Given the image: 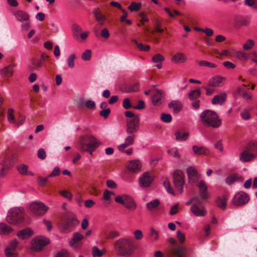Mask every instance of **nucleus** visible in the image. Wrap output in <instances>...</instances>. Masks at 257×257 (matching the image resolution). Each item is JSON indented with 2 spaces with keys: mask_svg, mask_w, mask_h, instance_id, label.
Listing matches in <instances>:
<instances>
[{
  "mask_svg": "<svg viewBox=\"0 0 257 257\" xmlns=\"http://www.w3.org/2000/svg\"><path fill=\"white\" fill-rule=\"evenodd\" d=\"M50 177H48V176L45 178H42L40 176L38 177V181L39 185L41 186H44L48 182V179Z\"/></svg>",
  "mask_w": 257,
  "mask_h": 257,
  "instance_id": "obj_61",
  "label": "nucleus"
},
{
  "mask_svg": "<svg viewBox=\"0 0 257 257\" xmlns=\"http://www.w3.org/2000/svg\"><path fill=\"white\" fill-rule=\"evenodd\" d=\"M257 154V143L250 142L240 153L239 160L242 162H247L254 159Z\"/></svg>",
  "mask_w": 257,
  "mask_h": 257,
  "instance_id": "obj_5",
  "label": "nucleus"
},
{
  "mask_svg": "<svg viewBox=\"0 0 257 257\" xmlns=\"http://www.w3.org/2000/svg\"><path fill=\"white\" fill-rule=\"evenodd\" d=\"M172 119V116L170 114L163 113L161 114V119L165 122H170L171 121Z\"/></svg>",
  "mask_w": 257,
  "mask_h": 257,
  "instance_id": "obj_56",
  "label": "nucleus"
},
{
  "mask_svg": "<svg viewBox=\"0 0 257 257\" xmlns=\"http://www.w3.org/2000/svg\"><path fill=\"white\" fill-rule=\"evenodd\" d=\"M91 57V51L89 49L86 50L82 54L81 58L84 61H88Z\"/></svg>",
  "mask_w": 257,
  "mask_h": 257,
  "instance_id": "obj_53",
  "label": "nucleus"
},
{
  "mask_svg": "<svg viewBox=\"0 0 257 257\" xmlns=\"http://www.w3.org/2000/svg\"><path fill=\"white\" fill-rule=\"evenodd\" d=\"M24 209L23 208H13L8 211L6 220L9 223L19 225L24 220Z\"/></svg>",
  "mask_w": 257,
  "mask_h": 257,
  "instance_id": "obj_4",
  "label": "nucleus"
},
{
  "mask_svg": "<svg viewBox=\"0 0 257 257\" xmlns=\"http://www.w3.org/2000/svg\"><path fill=\"white\" fill-rule=\"evenodd\" d=\"M254 41L252 39H248L242 47L244 50L248 51L251 49L254 45Z\"/></svg>",
  "mask_w": 257,
  "mask_h": 257,
  "instance_id": "obj_46",
  "label": "nucleus"
},
{
  "mask_svg": "<svg viewBox=\"0 0 257 257\" xmlns=\"http://www.w3.org/2000/svg\"><path fill=\"white\" fill-rule=\"evenodd\" d=\"M19 243L17 239H14L12 240L9 244L7 246L6 249H9L11 250H14L16 251V249Z\"/></svg>",
  "mask_w": 257,
  "mask_h": 257,
  "instance_id": "obj_51",
  "label": "nucleus"
},
{
  "mask_svg": "<svg viewBox=\"0 0 257 257\" xmlns=\"http://www.w3.org/2000/svg\"><path fill=\"white\" fill-rule=\"evenodd\" d=\"M119 235V233L117 231H111L109 232L104 231L102 233V235L104 237L105 239H112L118 236Z\"/></svg>",
  "mask_w": 257,
  "mask_h": 257,
  "instance_id": "obj_38",
  "label": "nucleus"
},
{
  "mask_svg": "<svg viewBox=\"0 0 257 257\" xmlns=\"http://www.w3.org/2000/svg\"><path fill=\"white\" fill-rule=\"evenodd\" d=\"M5 252L6 257H17L18 256V253L14 250L5 248Z\"/></svg>",
  "mask_w": 257,
  "mask_h": 257,
  "instance_id": "obj_59",
  "label": "nucleus"
},
{
  "mask_svg": "<svg viewBox=\"0 0 257 257\" xmlns=\"http://www.w3.org/2000/svg\"><path fill=\"white\" fill-rule=\"evenodd\" d=\"M14 109L9 108L8 111V119L9 121L12 123H16L15 117L14 115Z\"/></svg>",
  "mask_w": 257,
  "mask_h": 257,
  "instance_id": "obj_50",
  "label": "nucleus"
},
{
  "mask_svg": "<svg viewBox=\"0 0 257 257\" xmlns=\"http://www.w3.org/2000/svg\"><path fill=\"white\" fill-rule=\"evenodd\" d=\"M174 184L176 188L181 193L184 184V175L181 171H176L173 174Z\"/></svg>",
  "mask_w": 257,
  "mask_h": 257,
  "instance_id": "obj_9",
  "label": "nucleus"
},
{
  "mask_svg": "<svg viewBox=\"0 0 257 257\" xmlns=\"http://www.w3.org/2000/svg\"><path fill=\"white\" fill-rule=\"evenodd\" d=\"M16 64L12 63L5 66L0 70L1 75L3 77H11L13 75V69Z\"/></svg>",
  "mask_w": 257,
  "mask_h": 257,
  "instance_id": "obj_18",
  "label": "nucleus"
},
{
  "mask_svg": "<svg viewBox=\"0 0 257 257\" xmlns=\"http://www.w3.org/2000/svg\"><path fill=\"white\" fill-rule=\"evenodd\" d=\"M153 22L155 26V31L158 33H162L166 29L165 27L163 28L162 23L157 18H155L153 20Z\"/></svg>",
  "mask_w": 257,
  "mask_h": 257,
  "instance_id": "obj_35",
  "label": "nucleus"
},
{
  "mask_svg": "<svg viewBox=\"0 0 257 257\" xmlns=\"http://www.w3.org/2000/svg\"><path fill=\"white\" fill-rule=\"evenodd\" d=\"M59 193L64 197L67 198L69 200H71L72 198V194L67 190H62L59 192Z\"/></svg>",
  "mask_w": 257,
  "mask_h": 257,
  "instance_id": "obj_62",
  "label": "nucleus"
},
{
  "mask_svg": "<svg viewBox=\"0 0 257 257\" xmlns=\"http://www.w3.org/2000/svg\"><path fill=\"white\" fill-rule=\"evenodd\" d=\"M238 92L242 97V98L245 100H249L252 98V96L250 94L242 88H238Z\"/></svg>",
  "mask_w": 257,
  "mask_h": 257,
  "instance_id": "obj_47",
  "label": "nucleus"
},
{
  "mask_svg": "<svg viewBox=\"0 0 257 257\" xmlns=\"http://www.w3.org/2000/svg\"><path fill=\"white\" fill-rule=\"evenodd\" d=\"M188 182L191 184H196L197 186L201 181L198 182L199 179V175L197 170L194 167H189L187 169Z\"/></svg>",
  "mask_w": 257,
  "mask_h": 257,
  "instance_id": "obj_13",
  "label": "nucleus"
},
{
  "mask_svg": "<svg viewBox=\"0 0 257 257\" xmlns=\"http://www.w3.org/2000/svg\"><path fill=\"white\" fill-rule=\"evenodd\" d=\"M123 205L128 209L132 210H134L137 208V205L134 199L128 195L126 196Z\"/></svg>",
  "mask_w": 257,
  "mask_h": 257,
  "instance_id": "obj_28",
  "label": "nucleus"
},
{
  "mask_svg": "<svg viewBox=\"0 0 257 257\" xmlns=\"http://www.w3.org/2000/svg\"><path fill=\"white\" fill-rule=\"evenodd\" d=\"M201 95V91L199 89L191 90L188 93V97L191 101L197 100V98Z\"/></svg>",
  "mask_w": 257,
  "mask_h": 257,
  "instance_id": "obj_37",
  "label": "nucleus"
},
{
  "mask_svg": "<svg viewBox=\"0 0 257 257\" xmlns=\"http://www.w3.org/2000/svg\"><path fill=\"white\" fill-rule=\"evenodd\" d=\"M243 180V179L241 176L237 174H233L226 178L225 182L228 185H231L236 181L241 182Z\"/></svg>",
  "mask_w": 257,
  "mask_h": 257,
  "instance_id": "obj_29",
  "label": "nucleus"
},
{
  "mask_svg": "<svg viewBox=\"0 0 257 257\" xmlns=\"http://www.w3.org/2000/svg\"><path fill=\"white\" fill-rule=\"evenodd\" d=\"M154 180V176L150 172H146L140 176L139 184L142 188H148L151 186Z\"/></svg>",
  "mask_w": 257,
  "mask_h": 257,
  "instance_id": "obj_10",
  "label": "nucleus"
},
{
  "mask_svg": "<svg viewBox=\"0 0 257 257\" xmlns=\"http://www.w3.org/2000/svg\"><path fill=\"white\" fill-rule=\"evenodd\" d=\"M227 198L224 195L219 196L216 200V204L218 207L224 209L226 205Z\"/></svg>",
  "mask_w": 257,
  "mask_h": 257,
  "instance_id": "obj_40",
  "label": "nucleus"
},
{
  "mask_svg": "<svg viewBox=\"0 0 257 257\" xmlns=\"http://www.w3.org/2000/svg\"><path fill=\"white\" fill-rule=\"evenodd\" d=\"M226 99V93L225 92H222L219 94L216 95L212 99V103L213 104H219L222 105Z\"/></svg>",
  "mask_w": 257,
  "mask_h": 257,
  "instance_id": "obj_25",
  "label": "nucleus"
},
{
  "mask_svg": "<svg viewBox=\"0 0 257 257\" xmlns=\"http://www.w3.org/2000/svg\"><path fill=\"white\" fill-rule=\"evenodd\" d=\"M249 200L248 195L243 192L237 193L233 199V203L236 206H242L246 204Z\"/></svg>",
  "mask_w": 257,
  "mask_h": 257,
  "instance_id": "obj_14",
  "label": "nucleus"
},
{
  "mask_svg": "<svg viewBox=\"0 0 257 257\" xmlns=\"http://www.w3.org/2000/svg\"><path fill=\"white\" fill-rule=\"evenodd\" d=\"M92 254L94 257H100L103 255V252L97 247L94 246L92 248Z\"/></svg>",
  "mask_w": 257,
  "mask_h": 257,
  "instance_id": "obj_58",
  "label": "nucleus"
},
{
  "mask_svg": "<svg viewBox=\"0 0 257 257\" xmlns=\"http://www.w3.org/2000/svg\"><path fill=\"white\" fill-rule=\"evenodd\" d=\"M29 17H20L18 19V21L23 23L22 24V28L24 30H28L30 28V24L28 22Z\"/></svg>",
  "mask_w": 257,
  "mask_h": 257,
  "instance_id": "obj_45",
  "label": "nucleus"
},
{
  "mask_svg": "<svg viewBox=\"0 0 257 257\" xmlns=\"http://www.w3.org/2000/svg\"><path fill=\"white\" fill-rule=\"evenodd\" d=\"M33 234V231L29 228H26L19 231L17 233L18 237L21 239H24L31 236Z\"/></svg>",
  "mask_w": 257,
  "mask_h": 257,
  "instance_id": "obj_31",
  "label": "nucleus"
},
{
  "mask_svg": "<svg viewBox=\"0 0 257 257\" xmlns=\"http://www.w3.org/2000/svg\"><path fill=\"white\" fill-rule=\"evenodd\" d=\"M83 238V236L78 233H75L73 235V239L70 241V244L71 245H73L75 243H77L80 241Z\"/></svg>",
  "mask_w": 257,
  "mask_h": 257,
  "instance_id": "obj_48",
  "label": "nucleus"
},
{
  "mask_svg": "<svg viewBox=\"0 0 257 257\" xmlns=\"http://www.w3.org/2000/svg\"><path fill=\"white\" fill-rule=\"evenodd\" d=\"M200 118L201 122L206 126L217 128L221 123V119L217 113L208 109L205 110L200 113Z\"/></svg>",
  "mask_w": 257,
  "mask_h": 257,
  "instance_id": "obj_2",
  "label": "nucleus"
},
{
  "mask_svg": "<svg viewBox=\"0 0 257 257\" xmlns=\"http://www.w3.org/2000/svg\"><path fill=\"white\" fill-rule=\"evenodd\" d=\"M78 104L81 108H83L85 106L88 109H94L96 107L95 102L91 100H85L81 99L78 101Z\"/></svg>",
  "mask_w": 257,
  "mask_h": 257,
  "instance_id": "obj_22",
  "label": "nucleus"
},
{
  "mask_svg": "<svg viewBox=\"0 0 257 257\" xmlns=\"http://www.w3.org/2000/svg\"><path fill=\"white\" fill-rule=\"evenodd\" d=\"M169 108H173L175 113L179 112L182 108L181 103L178 100H173L168 105Z\"/></svg>",
  "mask_w": 257,
  "mask_h": 257,
  "instance_id": "obj_32",
  "label": "nucleus"
},
{
  "mask_svg": "<svg viewBox=\"0 0 257 257\" xmlns=\"http://www.w3.org/2000/svg\"><path fill=\"white\" fill-rule=\"evenodd\" d=\"M163 184L168 193L172 194H174L173 189L171 187L170 183L167 179L163 181Z\"/></svg>",
  "mask_w": 257,
  "mask_h": 257,
  "instance_id": "obj_54",
  "label": "nucleus"
},
{
  "mask_svg": "<svg viewBox=\"0 0 257 257\" xmlns=\"http://www.w3.org/2000/svg\"><path fill=\"white\" fill-rule=\"evenodd\" d=\"M126 123V133L133 134L137 133L140 127V118L135 117L133 119H127Z\"/></svg>",
  "mask_w": 257,
  "mask_h": 257,
  "instance_id": "obj_11",
  "label": "nucleus"
},
{
  "mask_svg": "<svg viewBox=\"0 0 257 257\" xmlns=\"http://www.w3.org/2000/svg\"><path fill=\"white\" fill-rule=\"evenodd\" d=\"M72 30L73 31V35L74 38L79 41V34L82 32V29L80 26L76 24H74L72 25Z\"/></svg>",
  "mask_w": 257,
  "mask_h": 257,
  "instance_id": "obj_41",
  "label": "nucleus"
},
{
  "mask_svg": "<svg viewBox=\"0 0 257 257\" xmlns=\"http://www.w3.org/2000/svg\"><path fill=\"white\" fill-rule=\"evenodd\" d=\"M225 77L220 76H215L211 77L208 82L207 85L209 87H220L223 83Z\"/></svg>",
  "mask_w": 257,
  "mask_h": 257,
  "instance_id": "obj_16",
  "label": "nucleus"
},
{
  "mask_svg": "<svg viewBox=\"0 0 257 257\" xmlns=\"http://www.w3.org/2000/svg\"><path fill=\"white\" fill-rule=\"evenodd\" d=\"M177 237L180 242V244L182 245L181 244L184 242L185 239V234L178 230L177 231Z\"/></svg>",
  "mask_w": 257,
  "mask_h": 257,
  "instance_id": "obj_60",
  "label": "nucleus"
},
{
  "mask_svg": "<svg viewBox=\"0 0 257 257\" xmlns=\"http://www.w3.org/2000/svg\"><path fill=\"white\" fill-rule=\"evenodd\" d=\"M197 186L199 188V193L201 197L199 196L192 197L186 203V205H189L193 201L195 202L194 204H201L203 203L202 200L208 198V195L207 192V187L205 183L203 181H201V182L197 184Z\"/></svg>",
  "mask_w": 257,
  "mask_h": 257,
  "instance_id": "obj_6",
  "label": "nucleus"
},
{
  "mask_svg": "<svg viewBox=\"0 0 257 257\" xmlns=\"http://www.w3.org/2000/svg\"><path fill=\"white\" fill-rule=\"evenodd\" d=\"M96 21L97 25L99 26H103L108 23L106 17H96Z\"/></svg>",
  "mask_w": 257,
  "mask_h": 257,
  "instance_id": "obj_57",
  "label": "nucleus"
},
{
  "mask_svg": "<svg viewBox=\"0 0 257 257\" xmlns=\"http://www.w3.org/2000/svg\"><path fill=\"white\" fill-rule=\"evenodd\" d=\"M175 136L176 140L178 141H186L189 137V133L178 131L175 133Z\"/></svg>",
  "mask_w": 257,
  "mask_h": 257,
  "instance_id": "obj_36",
  "label": "nucleus"
},
{
  "mask_svg": "<svg viewBox=\"0 0 257 257\" xmlns=\"http://www.w3.org/2000/svg\"><path fill=\"white\" fill-rule=\"evenodd\" d=\"M168 241L171 245L166 251L167 257H189L190 253L188 249L184 245L179 244L177 241L170 238Z\"/></svg>",
  "mask_w": 257,
  "mask_h": 257,
  "instance_id": "obj_1",
  "label": "nucleus"
},
{
  "mask_svg": "<svg viewBox=\"0 0 257 257\" xmlns=\"http://www.w3.org/2000/svg\"><path fill=\"white\" fill-rule=\"evenodd\" d=\"M142 4L141 3H137L132 2L128 7V9L131 11H138L141 8Z\"/></svg>",
  "mask_w": 257,
  "mask_h": 257,
  "instance_id": "obj_49",
  "label": "nucleus"
},
{
  "mask_svg": "<svg viewBox=\"0 0 257 257\" xmlns=\"http://www.w3.org/2000/svg\"><path fill=\"white\" fill-rule=\"evenodd\" d=\"M79 149L82 152H87L90 155H92L93 152L95 150L93 148L86 147V142L81 139L79 142Z\"/></svg>",
  "mask_w": 257,
  "mask_h": 257,
  "instance_id": "obj_34",
  "label": "nucleus"
},
{
  "mask_svg": "<svg viewBox=\"0 0 257 257\" xmlns=\"http://www.w3.org/2000/svg\"><path fill=\"white\" fill-rule=\"evenodd\" d=\"M82 138L83 139V141H84L85 143L86 142V147L93 148V150H95L99 145L97 140L93 136H81L80 137L79 141Z\"/></svg>",
  "mask_w": 257,
  "mask_h": 257,
  "instance_id": "obj_15",
  "label": "nucleus"
},
{
  "mask_svg": "<svg viewBox=\"0 0 257 257\" xmlns=\"http://www.w3.org/2000/svg\"><path fill=\"white\" fill-rule=\"evenodd\" d=\"M114 247L117 255L128 257L132 254V243L127 238H120L116 240Z\"/></svg>",
  "mask_w": 257,
  "mask_h": 257,
  "instance_id": "obj_3",
  "label": "nucleus"
},
{
  "mask_svg": "<svg viewBox=\"0 0 257 257\" xmlns=\"http://www.w3.org/2000/svg\"><path fill=\"white\" fill-rule=\"evenodd\" d=\"M164 93L162 90H156L152 97V102L154 105H158L162 103Z\"/></svg>",
  "mask_w": 257,
  "mask_h": 257,
  "instance_id": "obj_24",
  "label": "nucleus"
},
{
  "mask_svg": "<svg viewBox=\"0 0 257 257\" xmlns=\"http://www.w3.org/2000/svg\"><path fill=\"white\" fill-rule=\"evenodd\" d=\"M14 163L13 158L10 156H8L0 162V165L9 170L13 166Z\"/></svg>",
  "mask_w": 257,
  "mask_h": 257,
  "instance_id": "obj_30",
  "label": "nucleus"
},
{
  "mask_svg": "<svg viewBox=\"0 0 257 257\" xmlns=\"http://www.w3.org/2000/svg\"><path fill=\"white\" fill-rule=\"evenodd\" d=\"M76 57L75 54H71L67 59L66 62L69 68L72 69L75 67V60Z\"/></svg>",
  "mask_w": 257,
  "mask_h": 257,
  "instance_id": "obj_42",
  "label": "nucleus"
},
{
  "mask_svg": "<svg viewBox=\"0 0 257 257\" xmlns=\"http://www.w3.org/2000/svg\"><path fill=\"white\" fill-rule=\"evenodd\" d=\"M234 22V26L236 28H240L247 26L249 23V20L247 17H235Z\"/></svg>",
  "mask_w": 257,
  "mask_h": 257,
  "instance_id": "obj_23",
  "label": "nucleus"
},
{
  "mask_svg": "<svg viewBox=\"0 0 257 257\" xmlns=\"http://www.w3.org/2000/svg\"><path fill=\"white\" fill-rule=\"evenodd\" d=\"M132 41L136 44L140 51H148L150 49L149 45H144L142 43H139L136 40L133 39Z\"/></svg>",
  "mask_w": 257,
  "mask_h": 257,
  "instance_id": "obj_44",
  "label": "nucleus"
},
{
  "mask_svg": "<svg viewBox=\"0 0 257 257\" xmlns=\"http://www.w3.org/2000/svg\"><path fill=\"white\" fill-rule=\"evenodd\" d=\"M127 167L130 171L137 173L141 170L142 164L139 160H132L128 163Z\"/></svg>",
  "mask_w": 257,
  "mask_h": 257,
  "instance_id": "obj_19",
  "label": "nucleus"
},
{
  "mask_svg": "<svg viewBox=\"0 0 257 257\" xmlns=\"http://www.w3.org/2000/svg\"><path fill=\"white\" fill-rule=\"evenodd\" d=\"M244 3L248 6L257 9V0H245Z\"/></svg>",
  "mask_w": 257,
  "mask_h": 257,
  "instance_id": "obj_63",
  "label": "nucleus"
},
{
  "mask_svg": "<svg viewBox=\"0 0 257 257\" xmlns=\"http://www.w3.org/2000/svg\"><path fill=\"white\" fill-rule=\"evenodd\" d=\"M186 60L187 58L185 55L180 52L177 53L172 57L171 59L173 62L176 64L184 63Z\"/></svg>",
  "mask_w": 257,
  "mask_h": 257,
  "instance_id": "obj_27",
  "label": "nucleus"
},
{
  "mask_svg": "<svg viewBox=\"0 0 257 257\" xmlns=\"http://www.w3.org/2000/svg\"><path fill=\"white\" fill-rule=\"evenodd\" d=\"M17 169L20 174L22 175L34 176V173L28 171V166L24 164H21L17 166Z\"/></svg>",
  "mask_w": 257,
  "mask_h": 257,
  "instance_id": "obj_26",
  "label": "nucleus"
},
{
  "mask_svg": "<svg viewBox=\"0 0 257 257\" xmlns=\"http://www.w3.org/2000/svg\"><path fill=\"white\" fill-rule=\"evenodd\" d=\"M13 231V228L5 223H0V234H8Z\"/></svg>",
  "mask_w": 257,
  "mask_h": 257,
  "instance_id": "obj_33",
  "label": "nucleus"
},
{
  "mask_svg": "<svg viewBox=\"0 0 257 257\" xmlns=\"http://www.w3.org/2000/svg\"><path fill=\"white\" fill-rule=\"evenodd\" d=\"M55 257H70V254L66 249H62L58 252Z\"/></svg>",
  "mask_w": 257,
  "mask_h": 257,
  "instance_id": "obj_64",
  "label": "nucleus"
},
{
  "mask_svg": "<svg viewBox=\"0 0 257 257\" xmlns=\"http://www.w3.org/2000/svg\"><path fill=\"white\" fill-rule=\"evenodd\" d=\"M199 204H193L191 207V210L192 212L197 216H203L206 214V211L202 206L199 207Z\"/></svg>",
  "mask_w": 257,
  "mask_h": 257,
  "instance_id": "obj_21",
  "label": "nucleus"
},
{
  "mask_svg": "<svg viewBox=\"0 0 257 257\" xmlns=\"http://www.w3.org/2000/svg\"><path fill=\"white\" fill-rule=\"evenodd\" d=\"M192 151L196 155L207 156L210 154L209 150L203 146L199 147L197 145L192 146Z\"/></svg>",
  "mask_w": 257,
  "mask_h": 257,
  "instance_id": "obj_20",
  "label": "nucleus"
},
{
  "mask_svg": "<svg viewBox=\"0 0 257 257\" xmlns=\"http://www.w3.org/2000/svg\"><path fill=\"white\" fill-rule=\"evenodd\" d=\"M198 63L200 66H206L210 68H215L217 66L215 64L205 60L199 61Z\"/></svg>",
  "mask_w": 257,
  "mask_h": 257,
  "instance_id": "obj_52",
  "label": "nucleus"
},
{
  "mask_svg": "<svg viewBox=\"0 0 257 257\" xmlns=\"http://www.w3.org/2000/svg\"><path fill=\"white\" fill-rule=\"evenodd\" d=\"M159 204L160 201L158 199H155L147 203L146 206L149 210H152L156 208Z\"/></svg>",
  "mask_w": 257,
  "mask_h": 257,
  "instance_id": "obj_43",
  "label": "nucleus"
},
{
  "mask_svg": "<svg viewBox=\"0 0 257 257\" xmlns=\"http://www.w3.org/2000/svg\"><path fill=\"white\" fill-rule=\"evenodd\" d=\"M128 136L125 139L124 142L122 144L117 147V149L119 151H123L124 149L127 147L132 145L134 143L135 135L133 134H127Z\"/></svg>",
  "mask_w": 257,
  "mask_h": 257,
  "instance_id": "obj_17",
  "label": "nucleus"
},
{
  "mask_svg": "<svg viewBox=\"0 0 257 257\" xmlns=\"http://www.w3.org/2000/svg\"><path fill=\"white\" fill-rule=\"evenodd\" d=\"M49 243V240L46 237L42 236L36 237L32 240V249L35 251H41Z\"/></svg>",
  "mask_w": 257,
  "mask_h": 257,
  "instance_id": "obj_8",
  "label": "nucleus"
},
{
  "mask_svg": "<svg viewBox=\"0 0 257 257\" xmlns=\"http://www.w3.org/2000/svg\"><path fill=\"white\" fill-rule=\"evenodd\" d=\"M31 211L35 215H42L48 209L43 203L40 202H34L30 205Z\"/></svg>",
  "mask_w": 257,
  "mask_h": 257,
  "instance_id": "obj_12",
  "label": "nucleus"
},
{
  "mask_svg": "<svg viewBox=\"0 0 257 257\" xmlns=\"http://www.w3.org/2000/svg\"><path fill=\"white\" fill-rule=\"evenodd\" d=\"M164 57L160 54H157L152 57V61L154 63H159L164 60Z\"/></svg>",
  "mask_w": 257,
  "mask_h": 257,
  "instance_id": "obj_55",
  "label": "nucleus"
},
{
  "mask_svg": "<svg viewBox=\"0 0 257 257\" xmlns=\"http://www.w3.org/2000/svg\"><path fill=\"white\" fill-rule=\"evenodd\" d=\"M42 60L39 59L34 58L32 60V66H31V70H35L40 68L42 66Z\"/></svg>",
  "mask_w": 257,
  "mask_h": 257,
  "instance_id": "obj_39",
  "label": "nucleus"
},
{
  "mask_svg": "<svg viewBox=\"0 0 257 257\" xmlns=\"http://www.w3.org/2000/svg\"><path fill=\"white\" fill-rule=\"evenodd\" d=\"M78 220L75 215L68 214L64 219L61 230L64 233L71 231L78 224Z\"/></svg>",
  "mask_w": 257,
  "mask_h": 257,
  "instance_id": "obj_7",
  "label": "nucleus"
}]
</instances>
